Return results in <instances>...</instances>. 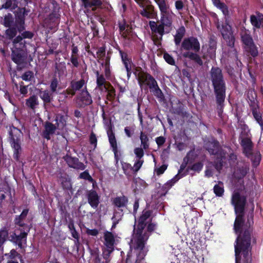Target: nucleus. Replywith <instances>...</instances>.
<instances>
[{
    "label": "nucleus",
    "instance_id": "ddd939ff",
    "mask_svg": "<svg viewBox=\"0 0 263 263\" xmlns=\"http://www.w3.org/2000/svg\"><path fill=\"white\" fill-rule=\"evenodd\" d=\"M63 159L69 167L81 170H84L85 168L84 164L79 162V159L77 158H73L67 155L63 157Z\"/></svg>",
    "mask_w": 263,
    "mask_h": 263
},
{
    "label": "nucleus",
    "instance_id": "412c9836",
    "mask_svg": "<svg viewBox=\"0 0 263 263\" xmlns=\"http://www.w3.org/2000/svg\"><path fill=\"white\" fill-rule=\"evenodd\" d=\"M128 202V199L125 196L117 197L112 200V203L114 206L117 208H124L126 206Z\"/></svg>",
    "mask_w": 263,
    "mask_h": 263
},
{
    "label": "nucleus",
    "instance_id": "49530a36",
    "mask_svg": "<svg viewBox=\"0 0 263 263\" xmlns=\"http://www.w3.org/2000/svg\"><path fill=\"white\" fill-rule=\"evenodd\" d=\"M143 163L144 160L143 159H137L135 161L134 166H133V171L134 172H137L140 170Z\"/></svg>",
    "mask_w": 263,
    "mask_h": 263
},
{
    "label": "nucleus",
    "instance_id": "9d476101",
    "mask_svg": "<svg viewBox=\"0 0 263 263\" xmlns=\"http://www.w3.org/2000/svg\"><path fill=\"white\" fill-rule=\"evenodd\" d=\"M137 79L140 87L144 89L147 88V86L151 88L157 82L151 75L144 72H140L138 73Z\"/></svg>",
    "mask_w": 263,
    "mask_h": 263
},
{
    "label": "nucleus",
    "instance_id": "c756f323",
    "mask_svg": "<svg viewBox=\"0 0 263 263\" xmlns=\"http://www.w3.org/2000/svg\"><path fill=\"white\" fill-rule=\"evenodd\" d=\"M214 192L217 196L221 197L223 195L224 187L222 182L219 181L217 184L214 186Z\"/></svg>",
    "mask_w": 263,
    "mask_h": 263
},
{
    "label": "nucleus",
    "instance_id": "603ef678",
    "mask_svg": "<svg viewBox=\"0 0 263 263\" xmlns=\"http://www.w3.org/2000/svg\"><path fill=\"white\" fill-rule=\"evenodd\" d=\"M216 6L218 8H219V9H220L221 10L223 14L225 16H226L228 14V13H229L228 9L227 6L224 4H223L222 3H220L218 4V5H217Z\"/></svg>",
    "mask_w": 263,
    "mask_h": 263
},
{
    "label": "nucleus",
    "instance_id": "4be33fe9",
    "mask_svg": "<svg viewBox=\"0 0 263 263\" xmlns=\"http://www.w3.org/2000/svg\"><path fill=\"white\" fill-rule=\"evenodd\" d=\"M205 146L209 152L213 155L217 154L219 149V143L215 140L211 142H208L205 143Z\"/></svg>",
    "mask_w": 263,
    "mask_h": 263
},
{
    "label": "nucleus",
    "instance_id": "5701e85b",
    "mask_svg": "<svg viewBox=\"0 0 263 263\" xmlns=\"http://www.w3.org/2000/svg\"><path fill=\"white\" fill-rule=\"evenodd\" d=\"M39 104L38 98L35 95H32L26 100V105L32 110H34Z\"/></svg>",
    "mask_w": 263,
    "mask_h": 263
},
{
    "label": "nucleus",
    "instance_id": "a878e982",
    "mask_svg": "<svg viewBox=\"0 0 263 263\" xmlns=\"http://www.w3.org/2000/svg\"><path fill=\"white\" fill-rule=\"evenodd\" d=\"M119 53L126 71H129V69H130V64L131 60L128 58V55L126 53L123 52L120 50H119Z\"/></svg>",
    "mask_w": 263,
    "mask_h": 263
},
{
    "label": "nucleus",
    "instance_id": "4c0bfd02",
    "mask_svg": "<svg viewBox=\"0 0 263 263\" xmlns=\"http://www.w3.org/2000/svg\"><path fill=\"white\" fill-rule=\"evenodd\" d=\"M61 182L64 189L70 190L71 183L70 179L67 177H62L61 178Z\"/></svg>",
    "mask_w": 263,
    "mask_h": 263
},
{
    "label": "nucleus",
    "instance_id": "09e8293b",
    "mask_svg": "<svg viewBox=\"0 0 263 263\" xmlns=\"http://www.w3.org/2000/svg\"><path fill=\"white\" fill-rule=\"evenodd\" d=\"M143 149V148L141 147H136L134 149V154L137 159H142L144 154Z\"/></svg>",
    "mask_w": 263,
    "mask_h": 263
},
{
    "label": "nucleus",
    "instance_id": "58836bf2",
    "mask_svg": "<svg viewBox=\"0 0 263 263\" xmlns=\"http://www.w3.org/2000/svg\"><path fill=\"white\" fill-rule=\"evenodd\" d=\"M261 16L260 15H251L250 20L252 25L256 28H259L261 25Z\"/></svg>",
    "mask_w": 263,
    "mask_h": 263
},
{
    "label": "nucleus",
    "instance_id": "052dcab7",
    "mask_svg": "<svg viewBox=\"0 0 263 263\" xmlns=\"http://www.w3.org/2000/svg\"><path fill=\"white\" fill-rule=\"evenodd\" d=\"M156 228V224L153 223H150L149 224H148L147 228H145V230L146 231V232L149 234V236L150 235V234L155 230Z\"/></svg>",
    "mask_w": 263,
    "mask_h": 263
},
{
    "label": "nucleus",
    "instance_id": "774afa93",
    "mask_svg": "<svg viewBox=\"0 0 263 263\" xmlns=\"http://www.w3.org/2000/svg\"><path fill=\"white\" fill-rule=\"evenodd\" d=\"M124 132L126 135L130 138L132 137L133 134H134V130L133 129H131L129 127H125L124 128Z\"/></svg>",
    "mask_w": 263,
    "mask_h": 263
},
{
    "label": "nucleus",
    "instance_id": "6e6552de",
    "mask_svg": "<svg viewBox=\"0 0 263 263\" xmlns=\"http://www.w3.org/2000/svg\"><path fill=\"white\" fill-rule=\"evenodd\" d=\"M241 40L245 45L246 50L249 52L253 57L258 54V51L255 46L253 40L248 31L244 30L241 32Z\"/></svg>",
    "mask_w": 263,
    "mask_h": 263
},
{
    "label": "nucleus",
    "instance_id": "4468645a",
    "mask_svg": "<svg viewBox=\"0 0 263 263\" xmlns=\"http://www.w3.org/2000/svg\"><path fill=\"white\" fill-rule=\"evenodd\" d=\"M88 202L93 209H96L100 203V197L96 191L90 190L86 194Z\"/></svg>",
    "mask_w": 263,
    "mask_h": 263
},
{
    "label": "nucleus",
    "instance_id": "393cba45",
    "mask_svg": "<svg viewBox=\"0 0 263 263\" xmlns=\"http://www.w3.org/2000/svg\"><path fill=\"white\" fill-rule=\"evenodd\" d=\"M86 86V83L84 79L74 81H72L70 83V87H71L76 91L80 90L81 89ZM87 88V87H86Z\"/></svg>",
    "mask_w": 263,
    "mask_h": 263
},
{
    "label": "nucleus",
    "instance_id": "e433bc0d",
    "mask_svg": "<svg viewBox=\"0 0 263 263\" xmlns=\"http://www.w3.org/2000/svg\"><path fill=\"white\" fill-rule=\"evenodd\" d=\"M14 23V18L13 15L8 13L6 15L4 19V25L6 27H10Z\"/></svg>",
    "mask_w": 263,
    "mask_h": 263
},
{
    "label": "nucleus",
    "instance_id": "3c124183",
    "mask_svg": "<svg viewBox=\"0 0 263 263\" xmlns=\"http://www.w3.org/2000/svg\"><path fill=\"white\" fill-rule=\"evenodd\" d=\"M28 212V210L27 209L24 210L20 215L19 218H16L15 223L19 224L20 226H23V224L21 223V219H23L26 217Z\"/></svg>",
    "mask_w": 263,
    "mask_h": 263
},
{
    "label": "nucleus",
    "instance_id": "20e7f679",
    "mask_svg": "<svg viewBox=\"0 0 263 263\" xmlns=\"http://www.w3.org/2000/svg\"><path fill=\"white\" fill-rule=\"evenodd\" d=\"M210 74L216 95L218 108L221 111L226 97V84L221 69L219 67H213L210 70Z\"/></svg>",
    "mask_w": 263,
    "mask_h": 263
},
{
    "label": "nucleus",
    "instance_id": "864d4df0",
    "mask_svg": "<svg viewBox=\"0 0 263 263\" xmlns=\"http://www.w3.org/2000/svg\"><path fill=\"white\" fill-rule=\"evenodd\" d=\"M33 73L31 71L25 72L22 76V79L26 81H29L33 77Z\"/></svg>",
    "mask_w": 263,
    "mask_h": 263
},
{
    "label": "nucleus",
    "instance_id": "c85d7f7f",
    "mask_svg": "<svg viewBox=\"0 0 263 263\" xmlns=\"http://www.w3.org/2000/svg\"><path fill=\"white\" fill-rule=\"evenodd\" d=\"M185 32L184 27H180L177 31V33L175 35L174 41L176 45H178L183 38Z\"/></svg>",
    "mask_w": 263,
    "mask_h": 263
},
{
    "label": "nucleus",
    "instance_id": "9b49d317",
    "mask_svg": "<svg viewBox=\"0 0 263 263\" xmlns=\"http://www.w3.org/2000/svg\"><path fill=\"white\" fill-rule=\"evenodd\" d=\"M92 102V98L87 90L86 86L76 98V103L78 107H84L91 104Z\"/></svg>",
    "mask_w": 263,
    "mask_h": 263
},
{
    "label": "nucleus",
    "instance_id": "c9c22d12",
    "mask_svg": "<svg viewBox=\"0 0 263 263\" xmlns=\"http://www.w3.org/2000/svg\"><path fill=\"white\" fill-rule=\"evenodd\" d=\"M40 97L45 103H49L51 101V94L48 90L40 91Z\"/></svg>",
    "mask_w": 263,
    "mask_h": 263
},
{
    "label": "nucleus",
    "instance_id": "338daca9",
    "mask_svg": "<svg viewBox=\"0 0 263 263\" xmlns=\"http://www.w3.org/2000/svg\"><path fill=\"white\" fill-rule=\"evenodd\" d=\"M21 36L23 37V40L24 39H31L33 36V34L30 31H25L22 33Z\"/></svg>",
    "mask_w": 263,
    "mask_h": 263
},
{
    "label": "nucleus",
    "instance_id": "b1692460",
    "mask_svg": "<svg viewBox=\"0 0 263 263\" xmlns=\"http://www.w3.org/2000/svg\"><path fill=\"white\" fill-rule=\"evenodd\" d=\"M56 69L60 79L64 78L67 76V72L65 63H60L57 64Z\"/></svg>",
    "mask_w": 263,
    "mask_h": 263
},
{
    "label": "nucleus",
    "instance_id": "f8f14e48",
    "mask_svg": "<svg viewBox=\"0 0 263 263\" xmlns=\"http://www.w3.org/2000/svg\"><path fill=\"white\" fill-rule=\"evenodd\" d=\"M220 31L223 39L228 43L230 46H233L234 43V37L232 31L231 27L227 23L222 25Z\"/></svg>",
    "mask_w": 263,
    "mask_h": 263
},
{
    "label": "nucleus",
    "instance_id": "4d7b16f0",
    "mask_svg": "<svg viewBox=\"0 0 263 263\" xmlns=\"http://www.w3.org/2000/svg\"><path fill=\"white\" fill-rule=\"evenodd\" d=\"M58 81L56 78L53 79L50 85V89L52 92H55L57 91V88L58 86Z\"/></svg>",
    "mask_w": 263,
    "mask_h": 263
},
{
    "label": "nucleus",
    "instance_id": "13d9d810",
    "mask_svg": "<svg viewBox=\"0 0 263 263\" xmlns=\"http://www.w3.org/2000/svg\"><path fill=\"white\" fill-rule=\"evenodd\" d=\"M80 178L90 181H91L92 180V177L90 176V175L87 171H85L83 173H81L80 175Z\"/></svg>",
    "mask_w": 263,
    "mask_h": 263
},
{
    "label": "nucleus",
    "instance_id": "f3484780",
    "mask_svg": "<svg viewBox=\"0 0 263 263\" xmlns=\"http://www.w3.org/2000/svg\"><path fill=\"white\" fill-rule=\"evenodd\" d=\"M104 245L106 249H110V251L114 250L115 237L110 232L106 231L104 233Z\"/></svg>",
    "mask_w": 263,
    "mask_h": 263
},
{
    "label": "nucleus",
    "instance_id": "e2e57ef3",
    "mask_svg": "<svg viewBox=\"0 0 263 263\" xmlns=\"http://www.w3.org/2000/svg\"><path fill=\"white\" fill-rule=\"evenodd\" d=\"M165 142V138L163 136H160L156 138V142L159 147L162 146Z\"/></svg>",
    "mask_w": 263,
    "mask_h": 263
},
{
    "label": "nucleus",
    "instance_id": "1a4fd4ad",
    "mask_svg": "<svg viewBox=\"0 0 263 263\" xmlns=\"http://www.w3.org/2000/svg\"><path fill=\"white\" fill-rule=\"evenodd\" d=\"M140 7L143 9L140 11V14L147 18H154L157 14L152 5H146L148 0H135Z\"/></svg>",
    "mask_w": 263,
    "mask_h": 263
},
{
    "label": "nucleus",
    "instance_id": "2f4dec72",
    "mask_svg": "<svg viewBox=\"0 0 263 263\" xmlns=\"http://www.w3.org/2000/svg\"><path fill=\"white\" fill-rule=\"evenodd\" d=\"M17 7V3L16 0H6L5 3L2 5L4 9H15Z\"/></svg>",
    "mask_w": 263,
    "mask_h": 263
},
{
    "label": "nucleus",
    "instance_id": "a19ab883",
    "mask_svg": "<svg viewBox=\"0 0 263 263\" xmlns=\"http://www.w3.org/2000/svg\"><path fill=\"white\" fill-rule=\"evenodd\" d=\"M16 34L17 31L14 27L9 28L6 30V37L9 40H11L14 37Z\"/></svg>",
    "mask_w": 263,
    "mask_h": 263
},
{
    "label": "nucleus",
    "instance_id": "0eeeda50",
    "mask_svg": "<svg viewBox=\"0 0 263 263\" xmlns=\"http://www.w3.org/2000/svg\"><path fill=\"white\" fill-rule=\"evenodd\" d=\"M55 120L56 125L50 122H46L45 125L43 136L47 140L50 139V136L55 133L57 129H63L66 125V120L63 116L57 117Z\"/></svg>",
    "mask_w": 263,
    "mask_h": 263
},
{
    "label": "nucleus",
    "instance_id": "f257e3e1",
    "mask_svg": "<svg viewBox=\"0 0 263 263\" xmlns=\"http://www.w3.org/2000/svg\"><path fill=\"white\" fill-rule=\"evenodd\" d=\"M246 199L245 196H241L237 192H234L232 196L231 203L234 206L235 211L237 214L235 223L234 230L236 234L239 233L235 245L236 262L239 263L238 256L240 253L245 257L249 256L251 250V228L253 224V216L251 214L246 223L243 219L244 208Z\"/></svg>",
    "mask_w": 263,
    "mask_h": 263
},
{
    "label": "nucleus",
    "instance_id": "f704fd0d",
    "mask_svg": "<svg viewBox=\"0 0 263 263\" xmlns=\"http://www.w3.org/2000/svg\"><path fill=\"white\" fill-rule=\"evenodd\" d=\"M247 157L251 160L254 165H258L261 159L260 154L259 152L255 153H252V152L251 154H250L249 156Z\"/></svg>",
    "mask_w": 263,
    "mask_h": 263
},
{
    "label": "nucleus",
    "instance_id": "37998d69",
    "mask_svg": "<svg viewBox=\"0 0 263 263\" xmlns=\"http://www.w3.org/2000/svg\"><path fill=\"white\" fill-rule=\"evenodd\" d=\"M8 235V232L6 229H2L0 231V247L5 241Z\"/></svg>",
    "mask_w": 263,
    "mask_h": 263
},
{
    "label": "nucleus",
    "instance_id": "5fc2aeb1",
    "mask_svg": "<svg viewBox=\"0 0 263 263\" xmlns=\"http://www.w3.org/2000/svg\"><path fill=\"white\" fill-rule=\"evenodd\" d=\"M70 61L73 67H78L79 66V56L71 55Z\"/></svg>",
    "mask_w": 263,
    "mask_h": 263
},
{
    "label": "nucleus",
    "instance_id": "bf43d9fd",
    "mask_svg": "<svg viewBox=\"0 0 263 263\" xmlns=\"http://www.w3.org/2000/svg\"><path fill=\"white\" fill-rule=\"evenodd\" d=\"M89 141L90 144L93 145L95 147L97 146V139L96 135L93 133H91L89 137Z\"/></svg>",
    "mask_w": 263,
    "mask_h": 263
},
{
    "label": "nucleus",
    "instance_id": "cd10ccee",
    "mask_svg": "<svg viewBox=\"0 0 263 263\" xmlns=\"http://www.w3.org/2000/svg\"><path fill=\"white\" fill-rule=\"evenodd\" d=\"M21 51L12 50V60L17 64H20L23 62V59Z\"/></svg>",
    "mask_w": 263,
    "mask_h": 263
},
{
    "label": "nucleus",
    "instance_id": "7ed1b4c3",
    "mask_svg": "<svg viewBox=\"0 0 263 263\" xmlns=\"http://www.w3.org/2000/svg\"><path fill=\"white\" fill-rule=\"evenodd\" d=\"M151 215V212L150 211H143L138 219L137 228H134L130 245L132 249L142 251L144 248L145 244L149 238V234L146 232L145 226L146 221Z\"/></svg>",
    "mask_w": 263,
    "mask_h": 263
},
{
    "label": "nucleus",
    "instance_id": "423d86ee",
    "mask_svg": "<svg viewBox=\"0 0 263 263\" xmlns=\"http://www.w3.org/2000/svg\"><path fill=\"white\" fill-rule=\"evenodd\" d=\"M9 135L10 143L13 150V158L18 161L22 153L21 141L23 134L20 129L12 127L10 128Z\"/></svg>",
    "mask_w": 263,
    "mask_h": 263
},
{
    "label": "nucleus",
    "instance_id": "6ab92c4d",
    "mask_svg": "<svg viewBox=\"0 0 263 263\" xmlns=\"http://www.w3.org/2000/svg\"><path fill=\"white\" fill-rule=\"evenodd\" d=\"M13 48L12 50L23 51L26 46V42L20 35L16 36L12 41Z\"/></svg>",
    "mask_w": 263,
    "mask_h": 263
},
{
    "label": "nucleus",
    "instance_id": "680f3d73",
    "mask_svg": "<svg viewBox=\"0 0 263 263\" xmlns=\"http://www.w3.org/2000/svg\"><path fill=\"white\" fill-rule=\"evenodd\" d=\"M128 26H126L125 23L123 24H119V29L121 32H122V35L124 37L126 36V34H125V31L128 29Z\"/></svg>",
    "mask_w": 263,
    "mask_h": 263
},
{
    "label": "nucleus",
    "instance_id": "473e14b6",
    "mask_svg": "<svg viewBox=\"0 0 263 263\" xmlns=\"http://www.w3.org/2000/svg\"><path fill=\"white\" fill-rule=\"evenodd\" d=\"M27 236V233L25 232L21 233L20 235H15V240L18 246L22 248L23 247V243L26 241V238Z\"/></svg>",
    "mask_w": 263,
    "mask_h": 263
},
{
    "label": "nucleus",
    "instance_id": "ea45409f",
    "mask_svg": "<svg viewBox=\"0 0 263 263\" xmlns=\"http://www.w3.org/2000/svg\"><path fill=\"white\" fill-rule=\"evenodd\" d=\"M150 89L152 90L154 95L155 96H156L158 98H160V99L162 98L163 95L161 90L158 87L157 82H156V84H154V86H152Z\"/></svg>",
    "mask_w": 263,
    "mask_h": 263
},
{
    "label": "nucleus",
    "instance_id": "dca6fc26",
    "mask_svg": "<svg viewBox=\"0 0 263 263\" xmlns=\"http://www.w3.org/2000/svg\"><path fill=\"white\" fill-rule=\"evenodd\" d=\"M28 11L25 8H24L20 9L17 18H16V23H18L20 25V26L17 28L18 31L20 32L23 31L25 29L23 25L25 22V16L28 15Z\"/></svg>",
    "mask_w": 263,
    "mask_h": 263
},
{
    "label": "nucleus",
    "instance_id": "aec40b11",
    "mask_svg": "<svg viewBox=\"0 0 263 263\" xmlns=\"http://www.w3.org/2000/svg\"><path fill=\"white\" fill-rule=\"evenodd\" d=\"M95 73L97 77L96 82L97 87L101 91H103L104 89H106L107 86L108 85L109 83L106 82L104 76L100 74L98 71H96Z\"/></svg>",
    "mask_w": 263,
    "mask_h": 263
},
{
    "label": "nucleus",
    "instance_id": "f03ea898",
    "mask_svg": "<svg viewBox=\"0 0 263 263\" xmlns=\"http://www.w3.org/2000/svg\"><path fill=\"white\" fill-rule=\"evenodd\" d=\"M160 10V20L159 24L150 21L149 26L154 33H157L162 36L165 33H169L173 28V18L175 15L170 8L169 4L165 0H154Z\"/></svg>",
    "mask_w": 263,
    "mask_h": 263
},
{
    "label": "nucleus",
    "instance_id": "7c9ffc66",
    "mask_svg": "<svg viewBox=\"0 0 263 263\" xmlns=\"http://www.w3.org/2000/svg\"><path fill=\"white\" fill-rule=\"evenodd\" d=\"M140 139L141 141V146H142L144 149H147L149 147V139L147 136L143 133V132H141Z\"/></svg>",
    "mask_w": 263,
    "mask_h": 263
},
{
    "label": "nucleus",
    "instance_id": "69168bd1",
    "mask_svg": "<svg viewBox=\"0 0 263 263\" xmlns=\"http://www.w3.org/2000/svg\"><path fill=\"white\" fill-rule=\"evenodd\" d=\"M167 166L165 165H162L160 167L156 170L157 175H160L162 174L164 171L166 170Z\"/></svg>",
    "mask_w": 263,
    "mask_h": 263
},
{
    "label": "nucleus",
    "instance_id": "72a5a7b5",
    "mask_svg": "<svg viewBox=\"0 0 263 263\" xmlns=\"http://www.w3.org/2000/svg\"><path fill=\"white\" fill-rule=\"evenodd\" d=\"M121 164L124 174L127 176H130L134 172L133 166L130 164L123 162H121Z\"/></svg>",
    "mask_w": 263,
    "mask_h": 263
},
{
    "label": "nucleus",
    "instance_id": "bb28decb",
    "mask_svg": "<svg viewBox=\"0 0 263 263\" xmlns=\"http://www.w3.org/2000/svg\"><path fill=\"white\" fill-rule=\"evenodd\" d=\"M107 134L108 137L109 142L111 147H112L118 146L115 134L113 132L111 126L107 130Z\"/></svg>",
    "mask_w": 263,
    "mask_h": 263
},
{
    "label": "nucleus",
    "instance_id": "8fccbe9b",
    "mask_svg": "<svg viewBox=\"0 0 263 263\" xmlns=\"http://www.w3.org/2000/svg\"><path fill=\"white\" fill-rule=\"evenodd\" d=\"M114 250L110 251V249H106V251L107 253H105V252H103L102 255L105 261V263H109L111 260V258L110 257V254L113 252Z\"/></svg>",
    "mask_w": 263,
    "mask_h": 263
},
{
    "label": "nucleus",
    "instance_id": "c03bdc74",
    "mask_svg": "<svg viewBox=\"0 0 263 263\" xmlns=\"http://www.w3.org/2000/svg\"><path fill=\"white\" fill-rule=\"evenodd\" d=\"M112 150L114 154L115 159L116 161V165L118 164V162L121 156V153L118 149V146L111 147Z\"/></svg>",
    "mask_w": 263,
    "mask_h": 263
},
{
    "label": "nucleus",
    "instance_id": "a18cd8bd",
    "mask_svg": "<svg viewBox=\"0 0 263 263\" xmlns=\"http://www.w3.org/2000/svg\"><path fill=\"white\" fill-rule=\"evenodd\" d=\"M104 89L107 92V95L109 98L111 99L114 98L116 96V91L114 87L111 86L110 84H108V85L107 86V88Z\"/></svg>",
    "mask_w": 263,
    "mask_h": 263
},
{
    "label": "nucleus",
    "instance_id": "de8ad7c7",
    "mask_svg": "<svg viewBox=\"0 0 263 263\" xmlns=\"http://www.w3.org/2000/svg\"><path fill=\"white\" fill-rule=\"evenodd\" d=\"M216 49V46L215 43H214L212 44V45H210L209 48H208V52L209 54V56L212 59L215 57Z\"/></svg>",
    "mask_w": 263,
    "mask_h": 263
},
{
    "label": "nucleus",
    "instance_id": "6e6d98bb",
    "mask_svg": "<svg viewBox=\"0 0 263 263\" xmlns=\"http://www.w3.org/2000/svg\"><path fill=\"white\" fill-rule=\"evenodd\" d=\"M165 61L169 64L174 65L175 64V60L168 53H164L163 55Z\"/></svg>",
    "mask_w": 263,
    "mask_h": 263
},
{
    "label": "nucleus",
    "instance_id": "79ce46f5",
    "mask_svg": "<svg viewBox=\"0 0 263 263\" xmlns=\"http://www.w3.org/2000/svg\"><path fill=\"white\" fill-rule=\"evenodd\" d=\"M203 164L201 162H197L193 164L191 166L188 167L187 171L192 170L196 172L199 173L203 168Z\"/></svg>",
    "mask_w": 263,
    "mask_h": 263
},
{
    "label": "nucleus",
    "instance_id": "39448f33",
    "mask_svg": "<svg viewBox=\"0 0 263 263\" xmlns=\"http://www.w3.org/2000/svg\"><path fill=\"white\" fill-rule=\"evenodd\" d=\"M200 48V43L197 39L194 37L185 38L182 42L181 49L187 51L183 52L182 56L184 58H188L193 61L194 62L201 66L203 64L201 57L196 53L190 51V50H193L195 52H198Z\"/></svg>",
    "mask_w": 263,
    "mask_h": 263
},
{
    "label": "nucleus",
    "instance_id": "a211bd4d",
    "mask_svg": "<svg viewBox=\"0 0 263 263\" xmlns=\"http://www.w3.org/2000/svg\"><path fill=\"white\" fill-rule=\"evenodd\" d=\"M241 145L243 147V153L247 156H249L251 154L253 146L251 139L248 137L242 138Z\"/></svg>",
    "mask_w": 263,
    "mask_h": 263
},
{
    "label": "nucleus",
    "instance_id": "2eb2a0df",
    "mask_svg": "<svg viewBox=\"0 0 263 263\" xmlns=\"http://www.w3.org/2000/svg\"><path fill=\"white\" fill-rule=\"evenodd\" d=\"M249 170V165L244 163L242 165H239L234 173V176L236 179H241L247 174Z\"/></svg>",
    "mask_w": 263,
    "mask_h": 263
},
{
    "label": "nucleus",
    "instance_id": "0e129e2a",
    "mask_svg": "<svg viewBox=\"0 0 263 263\" xmlns=\"http://www.w3.org/2000/svg\"><path fill=\"white\" fill-rule=\"evenodd\" d=\"M20 91L21 94L25 95L28 92L27 86L24 85V83L22 82L20 84Z\"/></svg>",
    "mask_w": 263,
    "mask_h": 263
}]
</instances>
